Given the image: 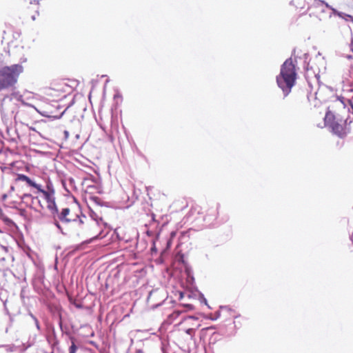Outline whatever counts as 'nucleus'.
Instances as JSON below:
<instances>
[{"mask_svg":"<svg viewBox=\"0 0 353 353\" xmlns=\"http://www.w3.org/2000/svg\"><path fill=\"white\" fill-rule=\"evenodd\" d=\"M352 123L350 108L345 101L337 98L329 105L324 117V125L330 132L339 137L344 138L350 131Z\"/></svg>","mask_w":353,"mask_h":353,"instance_id":"f257e3e1","label":"nucleus"},{"mask_svg":"<svg viewBox=\"0 0 353 353\" xmlns=\"http://www.w3.org/2000/svg\"><path fill=\"white\" fill-rule=\"evenodd\" d=\"M62 222L69 223L73 221V232L77 236H84L90 239H97L99 234V225L94 221H89L84 217L85 221L81 219L76 220L70 214L69 208H64L59 216Z\"/></svg>","mask_w":353,"mask_h":353,"instance_id":"f03ea898","label":"nucleus"},{"mask_svg":"<svg viewBox=\"0 0 353 353\" xmlns=\"http://www.w3.org/2000/svg\"><path fill=\"white\" fill-rule=\"evenodd\" d=\"M14 182L16 185L19 182H24L28 187L35 189L36 193H41L47 203V208L52 214L58 212L55 202V190L50 179L46 180V185L43 187L25 174H15Z\"/></svg>","mask_w":353,"mask_h":353,"instance_id":"7ed1b4c3","label":"nucleus"},{"mask_svg":"<svg viewBox=\"0 0 353 353\" xmlns=\"http://www.w3.org/2000/svg\"><path fill=\"white\" fill-rule=\"evenodd\" d=\"M23 71V65L19 63L0 68V95L17 89L19 77Z\"/></svg>","mask_w":353,"mask_h":353,"instance_id":"20e7f679","label":"nucleus"},{"mask_svg":"<svg viewBox=\"0 0 353 353\" xmlns=\"http://www.w3.org/2000/svg\"><path fill=\"white\" fill-rule=\"evenodd\" d=\"M296 59L290 57L286 59L281 67L279 75L276 77L277 84L285 93V95L290 92L296 80Z\"/></svg>","mask_w":353,"mask_h":353,"instance_id":"39448f33","label":"nucleus"},{"mask_svg":"<svg viewBox=\"0 0 353 353\" xmlns=\"http://www.w3.org/2000/svg\"><path fill=\"white\" fill-rule=\"evenodd\" d=\"M72 87L69 85L65 80L53 81L50 86L44 90V95L48 100L58 101L72 92Z\"/></svg>","mask_w":353,"mask_h":353,"instance_id":"423d86ee","label":"nucleus"},{"mask_svg":"<svg viewBox=\"0 0 353 353\" xmlns=\"http://www.w3.org/2000/svg\"><path fill=\"white\" fill-rule=\"evenodd\" d=\"M334 15L330 16L329 30L335 37H343L350 32V27L341 17V13L332 9Z\"/></svg>","mask_w":353,"mask_h":353,"instance_id":"0eeeda50","label":"nucleus"},{"mask_svg":"<svg viewBox=\"0 0 353 353\" xmlns=\"http://www.w3.org/2000/svg\"><path fill=\"white\" fill-rule=\"evenodd\" d=\"M41 115L50 117V118H54V119H58L59 118V114H57V112L53 110L52 108H50V106L43 107L41 110H37Z\"/></svg>","mask_w":353,"mask_h":353,"instance_id":"6e6552de","label":"nucleus"},{"mask_svg":"<svg viewBox=\"0 0 353 353\" xmlns=\"http://www.w3.org/2000/svg\"><path fill=\"white\" fill-rule=\"evenodd\" d=\"M23 123L28 125V123L33 121L31 117V112L28 110H21L20 112Z\"/></svg>","mask_w":353,"mask_h":353,"instance_id":"1a4fd4ad","label":"nucleus"},{"mask_svg":"<svg viewBox=\"0 0 353 353\" xmlns=\"http://www.w3.org/2000/svg\"><path fill=\"white\" fill-rule=\"evenodd\" d=\"M7 100L12 101V98L8 94L4 95V97L1 99V107L2 109H6V103Z\"/></svg>","mask_w":353,"mask_h":353,"instance_id":"9d476101","label":"nucleus"},{"mask_svg":"<svg viewBox=\"0 0 353 353\" xmlns=\"http://www.w3.org/2000/svg\"><path fill=\"white\" fill-rule=\"evenodd\" d=\"M77 350V347L74 342L72 343L71 346L70 347L69 352L70 353H76Z\"/></svg>","mask_w":353,"mask_h":353,"instance_id":"9b49d317","label":"nucleus"},{"mask_svg":"<svg viewBox=\"0 0 353 353\" xmlns=\"http://www.w3.org/2000/svg\"><path fill=\"white\" fill-rule=\"evenodd\" d=\"M20 198H21V200H25L26 199H33L32 194H23V195L21 196Z\"/></svg>","mask_w":353,"mask_h":353,"instance_id":"f8f14e48","label":"nucleus"},{"mask_svg":"<svg viewBox=\"0 0 353 353\" xmlns=\"http://www.w3.org/2000/svg\"><path fill=\"white\" fill-rule=\"evenodd\" d=\"M185 332L191 336L194 335L195 328L190 327L185 330Z\"/></svg>","mask_w":353,"mask_h":353,"instance_id":"ddd939ff","label":"nucleus"},{"mask_svg":"<svg viewBox=\"0 0 353 353\" xmlns=\"http://www.w3.org/2000/svg\"><path fill=\"white\" fill-rule=\"evenodd\" d=\"M14 179L13 180V185H11L10 190H9V194H12V193L14 192L16 190V186L18 185L19 183L16 185L14 182Z\"/></svg>","mask_w":353,"mask_h":353,"instance_id":"4468645a","label":"nucleus"},{"mask_svg":"<svg viewBox=\"0 0 353 353\" xmlns=\"http://www.w3.org/2000/svg\"><path fill=\"white\" fill-rule=\"evenodd\" d=\"M157 290L152 291L149 294L148 301L153 299V298L157 295Z\"/></svg>","mask_w":353,"mask_h":353,"instance_id":"2eb2a0df","label":"nucleus"},{"mask_svg":"<svg viewBox=\"0 0 353 353\" xmlns=\"http://www.w3.org/2000/svg\"><path fill=\"white\" fill-rule=\"evenodd\" d=\"M196 319L193 316H188L184 319V322H189L190 321H194Z\"/></svg>","mask_w":353,"mask_h":353,"instance_id":"dca6fc26","label":"nucleus"},{"mask_svg":"<svg viewBox=\"0 0 353 353\" xmlns=\"http://www.w3.org/2000/svg\"><path fill=\"white\" fill-rule=\"evenodd\" d=\"M212 210L214 212V218L216 219L219 214L218 208L216 207L215 208H212Z\"/></svg>","mask_w":353,"mask_h":353,"instance_id":"f3484780","label":"nucleus"},{"mask_svg":"<svg viewBox=\"0 0 353 353\" xmlns=\"http://www.w3.org/2000/svg\"><path fill=\"white\" fill-rule=\"evenodd\" d=\"M29 129H30V130H32V131L37 132V130H36L35 128H34V127L30 126V127H29Z\"/></svg>","mask_w":353,"mask_h":353,"instance_id":"a211bd4d","label":"nucleus"},{"mask_svg":"<svg viewBox=\"0 0 353 353\" xmlns=\"http://www.w3.org/2000/svg\"><path fill=\"white\" fill-rule=\"evenodd\" d=\"M7 198V194L3 195V199H6Z\"/></svg>","mask_w":353,"mask_h":353,"instance_id":"6ab92c4d","label":"nucleus"},{"mask_svg":"<svg viewBox=\"0 0 353 353\" xmlns=\"http://www.w3.org/2000/svg\"><path fill=\"white\" fill-rule=\"evenodd\" d=\"M56 225H57L58 228H60L59 224L58 223H56Z\"/></svg>","mask_w":353,"mask_h":353,"instance_id":"aec40b11","label":"nucleus"},{"mask_svg":"<svg viewBox=\"0 0 353 353\" xmlns=\"http://www.w3.org/2000/svg\"><path fill=\"white\" fill-rule=\"evenodd\" d=\"M27 105L29 107V108H33V106L30 105Z\"/></svg>","mask_w":353,"mask_h":353,"instance_id":"412c9836","label":"nucleus"},{"mask_svg":"<svg viewBox=\"0 0 353 353\" xmlns=\"http://www.w3.org/2000/svg\"><path fill=\"white\" fill-rule=\"evenodd\" d=\"M65 134H66V136H68V132L67 131L65 132Z\"/></svg>","mask_w":353,"mask_h":353,"instance_id":"4be33fe9","label":"nucleus"},{"mask_svg":"<svg viewBox=\"0 0 353 353\" xmlns=\"http://www.w3.org/2000/svg\"><path fill=\"white\" fill-rule=\"evenodd\" d=\"M62 114H63V112H61V113H60V115H59V117H61V115H62Z\"/></svg>","mask_w":353,"mask_h":353,"instance_id":"5701e85b","label":"nucleus"},{"mask_svg":"<svg viewBox=\"0 0 353 353\" xmlns=\"http://www.w3.org/2000/svg\"><path fill=\"white\" fill-rule=\"evenodd\" d=\"M62 114H63V112H61V113H60V115H59V117H61V115H62Z\"/></svg>","mask_w":353,"mask_h":353,"instance_id":"b1692460","label":"nucleus"}]
</instances>
